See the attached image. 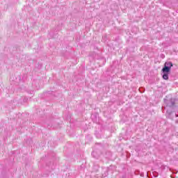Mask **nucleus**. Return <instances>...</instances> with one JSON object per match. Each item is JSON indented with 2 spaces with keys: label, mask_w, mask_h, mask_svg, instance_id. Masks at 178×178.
Wrapping results in <instances>:
<instances>
[{
  "label": "nucleus",
  "mask_w": 178,
  "mask_h": 178,
  "mask_svg": "<svg viewBox=\"0 0 178 178\" xmlns=\"http://www.w3.org/2000/svg\"><path fill=\"white\" fill-rule=\"evenodd\" d=\"M167 104V108H173L175 106V101L173 100H167L166 102Z\"/></svg>",
  "instance_id": "1"
},
{
  "label": "nucleus",
  "mask_w": 178,
  "mask_h": 178,
  "mask_svg": "<svg viewBox=\"0 0 178 178\" xmlns=\"http://www.w3.org/2000/svg\"><path fill=\"white\" fill-rule=\"evenodd\" d=\"M164 66H166V67H169L170 69H171L172 67H173V63H172V62H166L165 63Z\"/></svg>",
  "instance_id": "4"
},
{
  "label": "nucleus",
  "mask_w": 178,
  "mask_h": 178,
  "mask_svg": "<svg viewBox=\"0 0 178 178\" xmlns=\"http://www.w3.org/2000/svg\"><path fill=\"white\" fill-rule=\"evenodd\" d=\"M163 73V79L164 80H169V72H162Z\"/></svg>",
  "instance_id": "3"
},
{
  "label": "nucleus",
  "mask_w": 178,
  "mask_h": 178,
  "mask_svg": "<svg viewBox=\"0 0 178 178\" xmlns=\"http://www.w3.org/2000/svg\"><path fill=\"white\" fill-rule=\"evenodd\" d=\"M154 177H158V174H154Z\"/></svg>",
  "instance_id": "6"
},
{
  "label": "nucleus",
  "mask_w": 178,
  "mask_h": 178,
  "mask_svg": "<svg viewBox=\"0 0 178 178\" xmlns=\"http://www.w3.org/2000/svg\"><path fill=\"white\" fill-rule=\"evenodd\" d=\"M176 123H178V120L176 121Z\"/></svg>",
  "instance_id": "8"
},
{
  "label": "nucleus",
  "mask_w": 178,
  "mask_h": 178,
  "mask_svg": "<svg viewBox=\"0 0 178 178\" xmlns=\"http://www.w3.org/2000/svg\"><path fill=\"white\" fill-rule=\"evenodd\" d=\"M175 116H176V118H177V116H178L177 114H175Z\"/></svg>",
  "instance_id": "7"
},
{
  "label": "nucleus",
  "mask_w": 178,
  "mask_h": 178,
  "mask_svg": "<svg viewBox=\"0 0 178 178\" xmlns=\"http://www.w3.org/2000/svg\"><path fill=\"white\" fill-rule=\"evenodd\" d=\"M161 72L162 73H170V68L164 65Z\"/></svg>",
  "instance_id": "2"
},
{
  "label": "nucleus",
  "mask_w": 178,
  "mask_h": 178,
  "mask_svg": "<svg viewBox=\"0 0 178 178\" xmlns=\"http://www.w3.org/2000/svg\"><path fill=\"white\" fill-rule=\"evenodd\" d=\"M172 110L170 109H168L166 111V115L168 116V118H170V115H172Z\"/></svg>",
  "instance_id": "5"
}]
</instances>
